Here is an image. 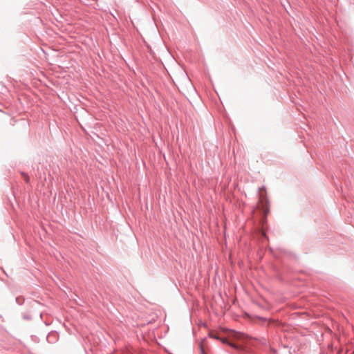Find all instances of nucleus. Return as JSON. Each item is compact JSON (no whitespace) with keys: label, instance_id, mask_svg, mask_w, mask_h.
<instances>
[{"label":"nucleus","instance_id":"1","mask_svg":"<svg viewBox=\"0 0 354 354\" xmlns=\"http://www.w3.org/2000/svg\"><path fill=\"white\" fill-rule=\"evenodd\" d=\"M209 336L212 337V338H214V339H220V337L217 335L216 333H209Z\"/></svg>","mask_w":354,"mask_h":354},{"label":"nucleus","instance_id":"2","mask_svg":"<svg viewBox=\"0 0 354 354\" xmlns=\"http://www.w3.org/2000/svg\"><path fill=\"white\" fill-rule=\"evenodd\" d=\"M221 341L224 344H228V341L226 338H220Z\"/></svg>","mask_w":354,"mask_h":354},{"label":"nucleus","instance_id":"3","mask_svg":"<svg viewBox=\"0 0 354 354\" xmlns=\"http://www.w3.org/2000/svg\"><path fill=\"white\" fill-rule=\"evenodd\" d=\"M24 177L26 182L28 183L29 181V177L26 174L24 175Z\"/></svg>","mask_w":354,"mask_h":354},{"label":"nucleus","instance_id":"4","mask_svg":"<svg viewBox=\"0 0 354 354\" xmlns=\"http://www.w3.org/2000/svg\"><path fill=\"white\" fill-rule=\"evenodd\" d=\"M230 344V346H232V347L236 348V346H235V345H234V344Z\"/></svg>","mask_w":354,"mask_h":354}]
</instances>
